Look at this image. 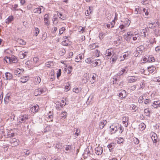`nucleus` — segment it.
I'll return each mask as SVG.
<instances>
[{"mask_svg": "<svg viewBox=\"0 0 160 160\" xmlns=\"http://www.w3.org/2000/svg\"><path fill=\"white\" fill-rule=\"evenodd\" d=\"M83 55L82 54H79L75 58V61L76 62H79L83 58Z\"/></svg>", "mask_w": 160, "mask_h": 160, "instance_id": "a878e982", "label": "nucleus"}, {"mask_svg": "<svg viewBox=\"0 0 160 160\" xmlns=\"http://www.w3.org/2000/svg\"><path fill=\"white\" fill-rule=\"evenodd\" d=\"M68 44V41L65 39L62 42V45L64 46H67Z\"/></svg>", "mask_w": 160, "mask_h": 160, "instance_id": "864d4df0", "label": "nucleus"}, {"mask_svg": "<svg viewBox=\"0 0 160 160\" xmlns=\"http://www.w3.org/2000/svg\"><path fill=\"white\" fill-rule=\"evenodd\" d=\"M96 47L97 46L95 43H93L90 45L89 48L91 49L92 50L95 49Z\"/></svg>", "mask_w": 160, "mask_h": 160, "instance_id": "6e6d98bb", "label": "nucleus"}, {"mask_svg": "<svg viewBox=\"0 0 160 160\" xmlns=\"http://www.w3.org/2000/svg\"><path fill=\"white\" fill-rule=\"evenodd\" d=\"M23 69L17 68L15 70L14 73L15 75L18 76V77H20L21 76V73L23 72Z\"/></svg>", "mask_w": 160, "mask_h": 160, "instance_id": "2eb2a0df", "label": "nucleus"}, {"mask_svg": "<svg viewBox=\"0 0 160 160\" xmlns=\"http://www.w3.org/2000/svg\"><path fill=\"white\" fill-rule=\"evenodd\" d=\"M119 96L120 99H122L123 98H125L127 96V93L124 90H121L119 91Z\"/></svg>", "mask_w": 160, "mask_h": 160, "instance_id": "1a4fd4ad", "label": "nucleus"}, {"mask_svg": "<svg viewBox=\"0 0 160 160\" xmlns=\"http://www.w3.org/2000/svg\"><path fill=\"white\" fill-rule=\"evenodd\" d=\"M10 63H15L18 62L17 58L14 56H12L10 57Z\"/></svg>", "mask_w": 160, "mask_h": 160, "instance_id": "4be33fe9", "label": "nucleus"}, {"mask_svg": "<svg viewBox=\"0 0 160 160\" xmlns=\"http://www.w3.org/2000/svg\"><path fill=\"white\" fill-rule=\"evenodd\" d=\"M110 128L111 129V134L115 133L118 131L117 124H113L111 125Z\"/></svg>", "mask_w": 160, "mask_h": 160, "instance_id": "0eeeda50", "label": "nucleus"}, {"mask_svg": "<svg viewBox=\"0 0 160 160\" xmlns=\"http://www.w3.org/2000/svg\"><path fill=\"white\" fill-rule=\"evenodd\" d=\"M65 28L64 27H62L59 29V35H61L62 34L63 31H65Z\"/></svg>", "mask_w": 160, "mask_h": 160, "instance_id": "5fc2aeb1", "label": "nucleus"}, {"mask_svg": "<svg viewBox=\"0 0 160 160\" xmlns=\"http://www.w3.org/2000/svg\"><path fill=\"white\" fill-rule=\"evenodd\" d=\"M39 109V107L38 105L32 106L30 109V111L32 113H35L37 112Z\"/></svg>", "mask_w": 160, "mask_h": 160, "instance_id": "9b49d317", "label": "nucleus"}, {"mask_svg": "<svg viewBox=\"0 0 160 160\" xmlns=\"http://www.w3.org/2000/svg\"><path fill=\"white\" fill-rule=\"evenodd\" d=\"M113 52L112 49H108L106 51V56H110Z\"/></svg>", "mask_w": 160, "mask_h": 160, "instance_id": "393cba45", "label": "nucleus"}, {"mask_svg": "<svg viewBox=\"0 0 160 160\" xmlns=\"http://www.w3.org/2000/svg\"><path fill=\"white\" fill-rule=\"evenodd\" d=\"M130 109L132 112H135L138 109V108L134 105H131L130 107Z\"/></svg>", "mask_w": 160, "mask_h": 160, "instance_id": "c9c22d12", "label": "nucleus"}, {"mask_svg": "<svg viewBox=\"0 0 160 160\" xmlns=\"http://www.w3.org/2000/svg\"><path fill=\"white\" fill-rule=\"evenodd\" d=\"M29 118V116L28 114H21L19 116L18 120L19 122L22 123H25Z\"/></svg>", "mask_w": 160, "mask_h": 160, "instance_id": "f257e3e1", "label": "nucleus"}, {"mask_svg": "<svg viewBox=\"0 0 160 160\" xmlns=\"http://www.w3.org/2000/svg\"><path fill=\"white\" fill-rule=\"evenodd\" d=\"M41 82V79L38 76L35 78L34 82L35 84H37Z\"/></svg>", "mask_w": 160, "mask_h": 160, "instance_id": "2f4dec72", "label": "nucleus"}, {"mask_svg": "<svg viewBox=\"0 0 160 160\" xmlns=\"http://www.w3.org/2000/svg\"><path fill=\"white\" fill-rule=\"evenodd\" d=\"M46 90L47 89L45 87L38 88L35 90L34 93V95L37 96L42 94H44L46 92Z\"/></svg>", "mask_w": 160, "mask_h": 160, "instance_id": "f03ea898", "label": "nucleus"}, {"mask_svg": "<svg viewBox=\"0 0 160 160\" xmlns=\"http://www.w3.org/2000/svg\"><path fill=\"white\" fill-rule=\"evenodd\" d=\"M9 141L11 146L12 147L17 146L19 143V140L15 138H10Z\"/></svg>", "mask_w": 160, "mask_h": 160, "instance_id": "7ed1b4c3", "label": "nucleus"}, {"mask_svg": "<svg viewBox=\"0 0 160 160\" xmlns=\"http://www.w3.org/2000/svg\"><path fill=\"white\" fill-rule=\"evenodd\" d=\"M155 24V23L154 22L150 23L148 24V26L149 28H153L155 27V26L154 25Z\"/></svg>", "mask_w": 160, "mask_h": 160, "instance_id": "052dcab7", "label": "nucleus"}, {"mask_svg": "<svg viewBox=\"0 0 160 160\" xmlns=\"http://www.w3.org/2000/svg\"><path fill=\"white\" fill-rule=\"evenodd\" d=\"M70 88V84H68V85H66L65 86V87L64 88V91L66 92H68Z\"/></svg>", "mask_w": 160, "mask_h": 160, "instance_id": "603ef678", "label": "nucleus"}, {"mask_svg": "<svg viewBox=\"0 0 160 160\" xmlns=\"http://www.w3.org/2000/svg\"><path fill=\"white\" fill-rule=\"evenodd\" d=\"M140 80V78L138 77L129 76L128 78V81L129 82H133Z\"/></svg>", "mask_w": 160, "mask_h": 160, "instance_id": "423d86ee", "label": "nucleus"}, {"mask_svg": "<svg viewBox=\"0 0 160 160\" xmlns=\"http://www.w3.org/2000/svg\"><path fill=\"white\" fill-rule=\"evenodd\" d=\"M138 35L137 34H134L133 36L132 37V40L133 41H136L137 39L138 38Z\"/></svg>", "mask_w": 160, "mask_h": 160, "instance_id": "774afa93", "label": "nucleus"}, {"mask_svg": "<svg viewBox=\"0 0 160 160\" xmlns=\"http://www.w3.org/2000/svg\"><path fill=\"white\" fill-rule=\"evenodd\" d=\"M151 138L153 142H157V139L158 138L157 136V135L156 133H154L152 135L151 137Z\"/></svg>", "mask_w": 160, "mask_h": 160, "instance_id": "bb28decb", "label": "nucleus"}, {"mask_svg": "<svg viewBox=\"0 0 160 160\" xmlns=\"http://www.w3.org/2000/svg\"><path fill=\"white\" fill-rule=\"evenodd\" d=\"M92 59L90 58H87L85 60V61L88 64H90L92 63Z\"/></svg>", "mask_w": 160, "mask_h": 160, "instance_id": "13d9d810", "label": "nucleus"}, {"mask_svg": "<svg viewBox=\"0 0 160 160\" xmlns=\"http://www.w3.org/2000/svg\"><path fill=\"white\" fill-rule=\"evenodd\" d=\"M96 74H93L92 75V79L90 80V82L92 83H93L95 82L96 80Z\"/></svg>", "mask_w": 160, "mask_h": 160, "instance_id": "c03bdc74", "label": "nucleus"}, {"mask_svg": "<svg viewBox=\"0 0 160 160\" xmlns=\"http://www.w3.org/2000/svg\"><path fill=\"white\" fill-rule=\"evenodd\" d=\"M66 53V50L63 48H61L59 49V55L61 56H63Z\"/></svg>", "mask_w": 160, "mask_h": 160, "instance_id": "b1692460", "label": "nucleus"}, {"mask_svg": "<svg viewBox=\"0 0 160 160\" xmlns=\"http://www.w3.org/2000/svg\"><path fill=\"white\" fill-rule=\"evenodd\" d=\"M44 8L42 6H41L38 8L34 9L33 10V12L34 13L40 14L42 12L44 11Z\"/></svg>", "mask_w": 160, "mask_h": 160, "instance_id": "6e6552de", "label": "nucleus"}, {"mask_svg": "<svg viewBox=\"0 0 160 160\" xmlns=\"http://www.w3.org/2000/svg\"><path fill=\"white\" fill-rule=\"evenodd\" d=\"M49 18V17L48 16V15L47 14H45L44 16V20L45 21V24L46 25H47V24H48V19Z\"/></svg>", "mask_w": 160, "mask_h": 160, "instance_id": "ea45409f", "label": "nucleus"}, {"mask_svg": "<svg viewBox=\"0 0 160 160\" xmlns=\"http://www.w3.org/2000/svg\"><path fill=\"white\" fill-rule=\"evenodd\" d=\"M90 7H89V9L87 10L85 12L86 15L87 16H89L92 11H91V9L90 8Z\"/></svg>", "mask_w": 160, "mask_h": 160, "instance_id": "de8ad7c7", "label": "nucleus"}, {"mask_svg": "<svg viewBox=\"0 0 160 160\" xmlns=\"http://www.w3.org/2000/svg\"><path fill=\"white\" fill-rule=\"evenodd\" d=\"M18 7V5L17 4H15L14 5H12V7L14 9V10L17 11L18 10L22 11V10L20 8L19 9H17V8Z\"/></svg>", "mask_w": 160, "mask_h": 160, "instance_id": "49530a36", "label": "nucleus"}, {"mask_svg": "<svg viewBox=\"0 0 160 160\" xmlns=\"http://www.w3.org/2000/svg\"><path fill=\"white\" fill-rule=\"evenodd\" d=\"M146 29H144L142 30V32H143V33H142V36L143 37H145L146 36Z\"/></svg>", "mask_w": 160, "mask_h": 160, "instance_id": "338daca9", "label": "nucleus"}, {"mask_svg": "<svg viewBox=\"0 0 160 160\" xmlns=\"http://www.w3.org/2000/svg\"><path fill=\"white\" fill-rule=\"evenodd\" d=\"M67 112H62L61 113V117L62 119H64L66 118L67 116Z\"/></svg>", "mask_w": 160, "mask_h": 160, "instance_id": "37998d69", "label": "nucleus"}, {"mask_svg": "<svg viewBox=\"0 0 160 160\" xmlns=\"http://www.w3.org/2000/svg\"><path fill=\"white\" fill-rule=\"evenodd\" d=\"M107 122L105 120H102L100 121L99 124V128L100 129H102L106 125Z\"/></svg>", "mask_w": 160, "mask_h": 160, "instance_id": "f8f14e48", "label": "nucleus"}, {"mask_svg": "<svg viewBox=\"0 0 160 160\" xmlns=\"http://www.w3.org/2000/svg\"><path fill=\"white\" fill-rule=\"evenodd\" d=\"M57 15L56 14L54 15L53 17L52 21H53V22L54 23H55V22H55L56 23H57L58 22V18L57 17Z\"/></svg>", "mask_w": 160, "mask_h": 160, "instance_id": "a18cd8bd", "label": "nucleus"}, {"mask_svg": "<svg viewBox=\"0 0 160 160\" xmlns=\"http://www.w3.org/2000/svg\"><path fill=\"white\" fill-rule=\"evenodd\" d=\"M130 56V53L128 52H125L123 53V57H121V61H123L124 60L128 59L129 58Z\"/></svg>", "mask_w": 160, "mask_h": 160, "instance_id": "aec40b11", "label": "nucleus"}, {"mask_svg": "<svg viewBox=\"0 0 160 160\" xmlns=\"http://www.w3.org/2000/svg\"><path fill=\"white\" fill-rule=\"evenodd\" d=\"M4 62H5L7 63H10V57H5L4 59Z\"/></svg>", "mask_w": 160, "mask_h": 160, "instance_id": "a19ab883", "label": "nucleus"}, {"mask_svg": "<svg viewBox=\"0 0 160 160\" xmlns=\"http://www.w3.org/2000/svg\"><path fill=\"white\" fill-rule=\"evenodd\" d=\"M120 76H118L117 74L113 77V78L112 80V82H111V83H112L113 84H118L119 81H120Z\"/></svg>", "mask_w": 160, "mask_h": 160, "instance_id": "9d476101", "label": "nucleus"}, {"mask_svg": "<svg viewBox=\"0 0 160 160\" xmlns=\"http://www.w3.org/2000/svg\"><path fill=\"white\" fill-rule=\"evenodd\" d=\"M115 24V22H114V20H113L111 22H110L109 23L105 24L104 26L105 28L106 27L105 26H106L107 28H112L114 27Z\"/></svg>", "mask_w": 160, "mask_h": 160, "instance_id": "4468645a", "label": "nucleus"}, {"mask_svg": "<svg viewBox=\"0 0 160 160\" xmlns=\"http://www.w3.org/2000/svg\"><path fill=\"white\" fill-rule=\"evenodd\" d=\"M128 71V66H126L125 67L121 68V70L117 74L118 76H121L122 75L126 74Z\"/></svg>", "mask_w": 160, "mask_h": 160, "instance_id": "20e7f679", "label": "nucleus"}, {"mask_svg": "<svg viewBox=\"0 0 160 160\" xmlns=\"http://www.w3.org/2000/svg\"><path fill=\"white\" fill-rule=\"evenodd\" d=\"M139 126V129L141 131L144 130L146 127L145 125L143 123H141Z\"/></svg>", "mask_w": 160, "mask_h": 160, "instance_id": "473e14b6", "label": "nucleus"}, {"mask_svg": "<svg viewBox=\"0 0 160 160\" xmlns=\"http://www.w3.org/2000/svg\"><path fill=\"white\" fill-rule=\"evenodd\" d=\"M81 88H74L73 89V92H75L76 93H78L81 90Z\"/></svg>", "mask_w": 160, "mask_h": 160, "instance_id": "79ce46f5", "label": "nucleus"}, {"mask_svg": "<svg viewBox=\"0 0 160 160\" xmlns=\"http://www.w3.org/2000/svg\"><path fill=\"white\" fill-rule=\"evenodd\" d=\"M13 19V17L12 16H9L8 18L6 20L5 22L7 24H8Z\"/></svg>", "mask_w": 160, "mask_h": 160, "instance_id": "c756f323", "label": "nucleus"}, {"mask_svg": "<svg viewBox=\"0 0 160 160\" xmlns=\"http://www.w3.org/2000/svg\"><path fill=\"white\" fill-rule=\"evenodd\" d=\"M143 49V47L141 45L138 47L136 49L137 51H142Z\"/></svg>", "mask_w": 160, "mask_h": 160, "instance_id": "0e129e2a", "label": "nucleus"}, {"mask_svg": "<svg viewBox=\"0 0 160 160\" xmlns=\"http://www.w3.org/2000/svg\"><path fill=\"white\" fill-rule=\"evenodd\" d=\"M113 143H110L108 145V148L110 152H111L113 148Z\"/></svg>", "mask_w": 160, "mask_h": 160, "instance_id": "8fccbe9b", "label": "nucleus"}, {"mask_svg": "<svg viewBox=\"0 0 160 160\" xmlns=\"http://www.w3.org/2000/svg\"><path fill=\"white\" fill-rule=\"evenodd\" d=\"M124 118H125V120L123 121H122V123L123 124H125L124 126L125 127H127L128 126V118H127L125 117H124L123 118V119L124 120Z\"/></svg>", "mask_w": 160, "mask_h": 160, "instance_id": "e433bc0d", "label": "nucleus"}, {"mask_svg": "<svg viewBox=\"0 0 160 160\" xmlns=\"http://www.w3.org/2000/svg\"><path fill=\"white\" fill-rule=\"evenodd\" d=\"M118 57L117 55L115 53H113L112 56L111 60L112 63H115L117 60Z\"/></svg>", "mask_w": 160, "mask_h": 160, "instance_id": "6ab92c4d", "label": "nucleus"}, {"mask_svg": "<svg viewBox=\"0 0 160 160\" xmlns=\"http://www.w3.org/2000/svg\"><path fill=\"white\" fill-rule=\"evenodd\" d=\"M148 71L150 72V73H152L155 70L156 68L155 67L153 66H152L151 67H148Z\"/></svg>", "mask_w": 160, "mask_h": 160, "instance_id": "4c0bfd02", "label": "nucleus"}, {"mask_svg": "<svg viewBox=\"0 0 160 160\" xmlns=\"http://www.w3.org/2000/svg\"><path fill=\"white\" fill-rule=\"evenodd\" d=\"M35 31V33L34 34V35L36 36H37L39 32V29L38 28H36Z\"/></svg>", "mask_w": 160, "mask_h": 160, "instance_id": "e2e57ef3", "label": "nucleus"}, {"mask_svg": "<svg viewBox=\"0 0 160 160\" xmlns=\"http://www.w3.org/2000/svg\"><path fill=\"white\" fill-rule=\"evenodd\" d=\"M48 117L50 119V121L52 122L53 121V116L52 113L51 112H49L48 114Z\"/></svg>", "mask_w": 160, "mask_h": 160, "instance_id": "4d7b16f0", "label": "nucleus"}, {"mask_svg": "<svg viewBox=\"0 0 160 160\" xmlns=\"http://www.w3.org/2000/svg\"><path fill=\"white\" fill-rule=\"evenodd\" d=\"M118 130L120 133H122L123 131V128L121 124H117Z\"/></svg>", "mask_w": 160, "mask_h": 160, "instance_id": "f704fd0d", "label": "nucleus"}, {"mask_svg": "<svg viewBox=\"0 0 160 160\" xmlns=\"http://www.w3.org/2000/svg\"><path fill=\"white\" fill-rule=\"evenodd\" d=\"M95 152L97 154L100 155L102 154V148L101 147H98L95 148Z\"/></svg>", "mask_w": 160, "mask_h": 160, "instance_id": "dca6fc26", "label": "nucleus"}, {"mask_svg": "<svg viewBox=\"0 0 160 160\" xmlns=\"http://www.w3.org/2000/svg\"><path fill=\"white\" fill-rule=\"evenodd\" d=\"M57 15L62 20H65L66 18V16L62 14L61 13L59 12H57Z\"/></svg>", "mask_w": 160, "mask_h": 160, "instance_id": "5701e85b", "label": "nucleus"}, {"mask_svg": "<svg viewBox=\"0 0 160 160\" xmlns=\"http://www.w3.org/2000/svg\"><path fill=\"white\" fill-rule=\"evenodd\" d=\"M144 112L146 116H150V111L148 109H144Z\"/></svg>", "mask_w": 160, "mask_h": 160, "instance_id": "09e8293b", "label": "nucleus"}, {"mask_svg": "<svg viewBox=\"0 0 160 160\" xmlns=\"http://www.w3.org/2000/svg\"><path fill=\"white\" fill-rule=\"evenodd\" d=\"M154 108H158L160 107V101L158 100L153 102L152 105Z\"/></svg>", "mask_w": 160, "mask_h": 160, "instance_id": "f3484780", "label": "nucleus"}, {"mask_svg": "<svg viewBox=\"0 0 160 160\" xmlns=\"http://www.w3.org/2000/svg\"><path fill=\"white\" fill-rule=\"evenodd\" d=\"M3 136H6L5 132L2 127H0V138H2Z\"/></svg>", "mask_w": 160, "mask_h": 160, "instance_id": "cd10ccee", "label": "nucleus"}, {"mask_svg": "<svg viewBox=\"0 0 160 160\" xmlns=\"http://www.w3.org/2000/svg\"><path fill=\"white\" fill-rule=\"evenodd\" d=\"M92 66L93 67H95L98 65H99L98 64V62L97 60H95L92 61Z\"/></svg>", "mask_w": 160, "mask_h": 160, "instance_id": "58836bf2", "label": "nucleus"}, {"mask_svg": "<svg viewBox=\"0 0 160 160\" xmlns=\"http://www.w3.org/2000/svg\"><path fill=\"white\" fill-rule=\"evenodd\" d=\"M10 96V94L9 93H7L6 97L4 99L5 103V104H7L9 100V98Z\"/></svg>", "mask_w": 160, "mask_h": 160, "instance_id": "c85d7f7f", "label": "nucleus"}, {"mask_svg": "<svg viewBox=\"0 0 160 160\" xmlns=\"http://www.w3.org/2000/svg\"><path fill=\"white\" fill-rule=\"evenodd\" d=\"M17 42L19 44L24 45L26 44V42L23 39H18L17 40Z\"/></svg>", "mask_w": 160, "mask_h": 160, "instance_id": "7c9ffc66", "label": "nucleus"}, {"mask_svg": "<svg viewBox=\"0 0 160 160\" xmlns=\"http://www.w3.org/2000/svg\"><path fill=\"white\" fill-rule=\"evenodd\" d=\"M5 76L7 80H10L12 78V74L9 72H7L5 73Z\"/></svg>", "mask_w": 160, "mask_h": 160, "instance_id": "412c9836", "label": "nucleus"}, {"mask_svg": "<svg viewBox=\"0 0 160 160\" xmlns=\"http://www.w3.org/2000/svg\"><path fill=\"white\" fill-rule=\"evenodd\" d=\"M28 52L24 51H20L19 54V57L21 59H23L27 55Z\"/></svg>", "mask_w": 160, "mask_h": 160, "instance_id": "ddd939ff", "label": "nucleus"}, {"mask_svg": "<svg viewBox=\"0 0 160 160\" xmlns=\"http://www.w3.org/2000/svg\"><path fill=\"white\" fill-rule=\"evenodd\" d=\"M63 148H65V150L67 151V152H65L67 153L71 151L72 149V147L71 145H66L63 146Z\"/></svg>", "mask_w": 160, "mask_h": 160, "instance_id": "a211bd4d", "label": "nucleus"}, {"mask_svg": "<svg viewBox=\"0 0 160 160\" xmlns=\"http://www.w3.org/2000/svg\"><path fill=\"white\" fill-rule=\"evenodd\" d=\"M148 61L149 62H153L155 61V59L153 57L151 56L148 57Z\"/></svg>", "mask_w": 160, "mask_h": 160, "instance_id": "69168bd1", "label": "nucleus"}, {"mask_svg": "<svg viewBox=\"0 0 160 160\" xmlns=\"http://www.w3.org/2000/svg\"><path fill=\"white\" fill-rule=\"evenodd\" d=\"M47 37V34L46 32H44L43 33L42 37L41 38L42 39V40H45Z\"/></svg>", "mask_w": 160, "mask_h": 160, "instance_id": "3c124183", "label": "nucleus"}, {"mask_svg": "<svg viewBox=\"0 0 160 160\" xmlns=\"http://www.w3.org/2000/svg\"><path fill=\"white\" fill-rule=\"evenodd\" d=\"M117 141L118 143H121L124 141V139L122 138H119L118 139Z\"/></svg>", "mask_w": 160, "mask_h": 160, "instance_id": "bf43d9fd", "label": "nucleus"}, {"mask_svg": "<svg viewBox=\"0 0 160 160\" xmlns=\"http://www.w3.org/2000/svg\"><path fill=\"white\" fill-rule=\"evenodd\" d=\"M132 36H133V34L131 32H128L127 34L124 35V38L127 41L130 42Z\"/></svg>", "mask_w": 160, "mask_h": 160, "instance_id": "39448f33", "label": "nucleus"}, {"mask_svg": "<svg viewBox=\"0 0 160 160\" xmlns=\"http://www.w3.org/2000/svg\"><path fill=\"white\" fill-rule=\"evenodd\" d=\"M28 77H23L20 78V81L22 83H25L28 80Z\"/></svg>", "mask_w": 160, "mask_h": 160, "instance_id": "72a5a7b5", "label": "nucleus"}, {"mask_svg": "<svg viewBox=\"0 0 160 160\" xmlns=\"http://www.w3.org/2000/svg\"><path fill=\"white\" fill-rule=\"evenodd\" d=\"M14 135V133H11L10 132H8L7 134V138H11V137H13Z\"/></svg>", "mask_w": 160, "mask_h": 160, "instance_id": "680f3d73", "label": "nucleus"}]
</instances>
